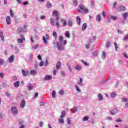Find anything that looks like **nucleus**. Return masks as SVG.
I'll use <instances>...</instances> for the list:
<instances>
[{
    "instance_id": "f257e3e1",
    "label": "nucleus",
    "mask_w": 128,
    "mask_h": 128,
    "mask_svg": "<svg viewBox=\"0 0 128 128\" xmlns=\"http://www.w3.org/2000/svg\"><path fill=\"white\" fill-rule=\"evenodd\" d=\"M79 8L77 10L78 12H82L83 11L84 14H88V12H90L88 9L84 5L79 6Z\"/></svg>"
},
{
    "instance_id": "f03ea898",
    "label": "nucleus",
    "mask_w": 128,
    "mask_h": 128,
    "mask_svg": "<svg viewBox=\"0 0 128 128\" xmlns=\"http://www.w3.org/2000/svg\"><path fill=\"white\" fill-rule=\"evenodd\" d=\"M50 23L51 26H56L57 28H60V22L58 21L56 22H54V18H50Z\"/></svg>"
},
{
    "instance_id": "7ed1b4c3",
    "label": "nucleus",
    "mask_w": 128,
    "mask_h": 128,
    "mask_svg": "<svg viewBox=\"0 0 128 128\" xmlns=\"http://www.w3.org/2000/svg\"><path fill=\"white\" fill-rule=\"evenodd\" d=\"M56 46L58 50H64V45L62 44V42H57Z\"/></svg>"
},
{
    "instance_id": "20e7f679",
    "label": "nucleus",
    "mask_w": 128,
    "mask_h": 128,
    "mask_svg": "<svg viewBox=\"0 0 128 128\" xmlns=\"http://www.w3.org/2000/svg\"><path fill=\"white\" fill-rule=\"evenodd\" d=\"M20 38L17 40V42L18 44H23L24 42L26 40V38L22 34H20Z\"/></svg>"
},
{
    "instance_id": "39448f33",
    "label": "nucleus",
    "mask_w": 128,
    "mask_h": 128,
    "mask_svg": "<svg viewBox=\"0 0 128 128\" xmlns=\"http://www.w3.org/2000/svg\"><path fill=\"white\" fill-rule=\"evenodd\" d=\"M11 112L14 116H16L18 114V108L16 106H12L11 108Z\"/></svg>"
},
{
    "instance_id": "423d86ee",
    "label": "nucleus",
    "mask_w": 128,
    "mask_h": 128,
    "mask_svg": "<svg viewBox=\"0 0 128 128\" xmlns=\"http://www.w3.org/2000/svg\"><path fill=\"white\" fill-rule=\"evenodd\" d=\"M50 40V35L46 34V36H43V40L44 41V42L46 44H48V42L47 40Z\"/></svg>"
},
{
    "instance_id": "0eeeda50",
    "label": "nucleus",
    "mask_w": 128,
    "mask_h": 128,
    "mask_svg": "<svg viewBox=\"0 0 128 128\" xmlns=\"http://www.w3.org/2000/svg\"><path fill=\"white\" fill-rule=\"evenodd\" d=\"M128 16V13L126 12L122 14V18L124 20L122 21V24H126V18Z\"/></svg>"
},
{
    "instance_id": "6e6552de",
    "label": "nucleus",
    "mask_w": 128,
    "mask_h": 128,
    "mask_svg": "<svg viewBox=\"0 0 128 128\" xmlns=\"http://www.w3.org/2000/svg\"><path fill=\"white\" fill-rule=\"evenodd\" d=\"M118 110L116 108H114L112 110V111L110 110V112L112 116H114V114H118Z\"/></svg>"
},
{
    "instance_id": "1a4fd4ad",
    "label": "nucleus",
    "mask_w": 128,
    "mask_h": 128,
    "mask_svg": "<svg viewBox=\"0 0 128 128\" xmlns=\"http://www.w3.org/2000/svg\"><path fill=\"white\" fill-rule=\"evenodd\" d=\"M6 22L8 25H10L12 24V19L10 18V16H7L6 17Z\"/></svg>"
},
{
    "instance_id": "9d476101",
    "label": "nucleus",
    "mask_w": 128,
    "mask_h": 128,
    "mask_svg": "<svg viewBox=\"0 0 128 128\" xmlns=\"http://www.w3.org/2000/svg\"><path fill=\"white\" fill-rule=\"evenodd\" d=\"M8 62L10 64H12V62H14V55H12L8 58Z\"/></svg>"
},
{
    "instance_id": "9b49d317",
    "label": "nucleus",
    "mask_w": 128,
    "mask_h": 128,
    "mask_svg": "<svg viewBox=\"0 0 128 128\" xmlns=\"http://www.w3.org/2000/svg\"><path fill=\"white\" fill-rule=\"evenodd\" d=\"M52 78V76L50 75H46L44 78V80H50Z\"/></svg>"
},
{
    "instance_id": "f8f14e48",
    "label": "nucleus",
    "mask_w": 128,
    "mask_h": 128,
    "mask_svg": "<svg viewBox=\"0 0 128 128\" xmlns=\"http://www.w3.org/2000/svg\"><path fill=\"white\" fill-rule=\"evenodd\" d=\"M27 86L28 90H32V88H34V84H32L28 83Z\"/></svg>"
},
{
    "instance_id": "ddd939ff",
    "label": "nucleus",
    "mask_w": 128,
    "mask_h": 128,
    "mask_svg": "<svg viewBox=\"0 0 128 128\" xmlns=\"http://www.w3.org/2000/svg\"><path fill=\"white\" fill-rule=\"evenodd\" d=\"M26 106V100H22L20 104V108H24Z\"/></svg>"
},
{
    "instance_id": "4468645a",
    "label": "nucleus",
    "mask_w": 128,
    "mask_h": 128,
    "mask_svg": "<svg viewBox=\"0 0 128 128\" xmlns=\"http://www.w3.org/2000/svg\"><path fill=\"white\" fill-rule=\"evenodd\" d=\"M83 82L84 80L82 78H80L79 82H78V86H84V84L82 83Z\"/></svg>"
},
{
    "instance_id": "2eb2a0df",
    "label": "nucleus",
    "mask_w": 128,
    "mask_h": 128,
    "mask_svg": "<svg viewBox=\"0 0 128 128\" xmlns=\"http://www.w3.org/2000/svg\"><path fill=\"white\" fill-rule=\"evenodd\" d=\"M74 68L76 70H78V72H80V70H82V68L78 65H76L74 67Z\"/></svg>"
},
{
    "instance_id": "dca6fc26",
    "label": "nucleus",
    "mask_w": 128,
    "mask_h": 128,
    "mask_svg": "<svg viewBox=\"0 0 128 128\" xmlns=\"http://www.w3.org/2000/svg\"><path fill=\"white\" fill-rule=\"evenodd\" d=\"M60 66H62V63L60 62V61H59L56 63V70H60Z\"/></svg>"
},
{
    "instance_id": "f3484780",
    "label": "nucleus",
    "mask_w": 128,
    "mask_h": 128,
    "mask_svg": "<svg viewBox=\"0 0 128 128\" xmlns=\"http://www.w3.org/2000/svg\"><path fill=\"white\" fill-rule=\"evenodd\" d=\"M66 112L64 110H62L61 113V115L60 116V118H64L66 116Z\"/></svg>"
},
{
    "instance_id": "a211bd4d",
    "label": "nucleus",
    "mask_w": 128,
    "mask_h": 128,
    "mask_svg": "<svg viewBox=\"0 0 128 128\" xmlns=\"http://www.w3.org/2000/svg\"><path fill=\"white\" fill-rule=\"evenodd\" d=\"M30 74L32 76H36L38 74V72L36 70H32L30 72Z\"/></svg>"
},
{
    "instance_id": "6ab92c4d",
    "label": "nucleus",
    "mask_w": 128,
    "mask_h": 128,
    "mask_svg": "<svg viewBox=\"0 0 128 128\" xmlns=\"http://www.w3.org/2000/svg\"><path fill=\"white\" fill-rule=\"evenodd\" d=\"M22 74L24 76H28V72L24 70H22Z\"/></svg>"
},
{
    "instance_id": "aec40b11",
    "label": "nucleus",
    "mask_w": 128,
    "mask_h": 128,
    "mask_svg": "<svg viewBox=\"0 0 128 128\" xmlns=\"http://www.w3.org/2000/svg\"><path fill=\"white\" fill-rule=\"evenodd\" d=\"M108 18L110 20H118V16H110Z\"/></svg>"
},
{
    "instance_id": "412c9836",
    "label": "nucleus",
    "mask_w": 128,
    "mask_h": 128,
    "mask_svg": "<svg viewBox=\"0 0 128 128\" xmlns=\"http://www.w3.org/2000/svg\"><path fill=\"white\" fill-rule=\"evenodd\" d=\"M98 100L100 102H102V100H104V96H102V94H100L98 95Z\"/></svg>"
},
{
    "instance_id": "4be33fe9",
    "label": "nucleus",
    "mask_w": 128,
    "mask_h": 128,
    "mask_svg": "<svg viewBox=\"0 0 128 128\" xmlns=\"http://www.w3.org/2000/svg\"><path fill=\"white\" fill-rule=\"evenodd\" d=\"M10 14L11 18H16V15L14 14V11H12V9L10 10Z\"/></svg>"
},
{
    "instance_id": "5701e85b",
    "label": "nucleus",
    "mask_w": 128,
    "mask_h": 128,
    "mask_svg": "<svg viewBox=\"0 0 128 128\" xmlns=\"http://www.w3.org/2000/svg\"><path fill=\"white\" fill-rule=\"evenodd\" d=\"M118 10L120 12H124L126 10V7L124 6H120Z\"/></svg>"
},
{
    "instance_id": "b1692460",
    "label": "nucleus",
    "mask_w": 128,
    "mask_h": 128,
    "mask_svg": "<svg viewBox=\"0 0 128 128\" xmlns=\"http://www.w3.org/2000/svg\"><path fill=\"white\" fill-rule=\"evenodd\" d=\"M52 4L50 1H48L46 4V8H52Z\"/></svg>"
},
{
    "instance_id": "393cba45",
    "label": "nucleus",
    "mask_w": 128,
    "mask_h": 128,
    "mask_svg": "<svg viewBox=\"0 0 128 128\" xmlns=\"http://www.w3.org/2000/svg\"><path fill=\"white\" fill-rule=\"evenodd\" d=\"M76 20L78 24V26H80V23L82 22V21L80 20V16H77L76 18Z\"/></svg>"
},
{
    "instance_id": "a878e982",
    "label": "nucleus",
    "mask_w": 128,
    "mask_h": 128,
    "mask_svg": "<svg viewBox=\"0 0 128 128\" xmlns=\"http://www.w3.org/2000/svg\"><path fill=\"white\" fill-rule=\"evenodd\" d=\"M61 22L62 23V24H63V26H66L68 24H66V19H64V18H62L61 19Z\"/></svg>"
},
{
    "instance_id": "bb28decb",
    "label": "nucleus",
    "mask_w": 128,
    "mask_h": 128,
    "mask_svg": "<svg viewBox=\"0 0 128 128\" xmlns=\"http://www.w3.org/2000/svg\"><path fill=\"white\" fill-rule=\"evenodd\" d=\"M58 122L60 124H64V118H58Z\"/></svg>"
},
{
    "instance_id": "cd10ccee",
    "label": "nucleus",
    "mask_w": 128,
    "mask_h": 128,
    "mask_svg": "<svg viewBox=\"0 0 128 128\" xmlns=\"http://www.w3.org/2000/svg\"><path fill=\"white\" fill-rule=\"evenodd\" d=\"M65 36L68 38H70V31H66L65 32Z\"/></svg>"
},
{
    "instance_id": "c85d7f7f",
    "label": "nucleus",
    "mask_w": 128,
    "mask_h": 128,
    "mask_svg": "<svg viewBox=\"0 0 128 128\" xmlns=\"http://www.w3.org/2000/svg\"><path fill=\"white\" fill-rule=\"evenodd\" d=\"M74 88L76 90L77 92H82V91L80 90V88L78 87V84L74 85Z\"/></svg>"
},
{
    "instance_id": "c756f323",
    "label": "nucleus",
    "mask_w": 128,
    "mask_h": 128,
    "mask_svg": "<svg viewBox=\"0 0 128 128\" xmlns=\"http://www.w3.org/2000/svg\"><path fill=\"white\" fill-rule=\"evenodd\" d=\"M71 112H72V114H76V112H78V108L76 107H74L72 109H71Z\"/></svg>"
},
{
    "instance_id": "7c9ffc66",
    "label": "nucleus",
    "mask_w": 128,
    "mask_h": 128,
    "mask_svg": "<svg viewBox=\"0 0 128 128\" xmlns=\"http://www.w3.org/2000/svg\"><path fill=\"white\" fill-rule=\"evenodd\" d=\"M87 26H88L86 25V24L84 23L82 26V30H86V28Z\"/></svg>"
},
{
    "instance_id": "2f4dec72",
    "label": "nucleus",
    "mask_w": 128,
    "mask_h": 128,
    "mask_svg": "<svg viewBox=\"0 0 128 128\" xmlns=\"http://www.w3.org/2000/svg\"><path fill=\"white\" fill-rule=\"evenodd\" d=\"M22 32V27H19L16 31V32L18 34H20V32Z\"/></svg>"
},
{
    "instance_id": "473e14b6",
    "label": "nucleus",
    "mask_w": 128,
    "mask_h": 128,
    "mask_svg": "<svg viewBox=\"0 0 128 128\" xmlns=\"http://www.w3.org/2000/svg\"><path fill=\"white\" fill-rule=\"evenodd\" d=\"M0 38L2 42H4V34H2V32H0Z\"/></svg>"
},
{
    "instance_id": "72a5a7b5",
    "label": "nucleus",
    "mask_w": 128,
    "mask_h": 128,
    "mask_svg": "<svg viewBox=\"0 0 128 128\" xmlns=\"http://www.w3.org/2000/svg\"><path fill=\"white\" fill-rule=\"evenodd\" d=\"M106 52L104 51L102 52V58L103 60H104V58H106Z\"/></svg>"
},
{
    "instance_id": "f704fd0d",
    "label": "nucleus",
    "mask_w": 128,
    "mask_h": 128,
    "mask_svg": "<svg viewBox=\"0 0 128 128\" xmlns=\"http://www.w3.org/2000/svg\"><path fill=\"white\" fill-rule=\"evenodd\" d=\"M58 94H60V96H64V90H61L58 91Z\"/></svg>"
},
{
    "instance_id": "c9c22d12",
    "label": "nucleus",
    "mask_w": 128,
    "mask_h": 128,
    "mask_svg": "<svg viewBox=\"0 0 128 128\" xmlns=\"http://www.w3.org/2000/svg\"><path fill=\"white\" fill-rule=\"evenodd\" d=\"M66 123L68 126H72V120L70 118H68L66 120Z\"/></svg>"
},
{
    "instance_id": "e433bc0d",
    "label": "nucleus",
    "mask_w": 128,
    "mask_h": 128,
    "mask_svg": "<svg viewBox=\"0 0 128 128\" xmlns=\"http://www.w3.org/2000/svg\"><path fill=\"white\" fill-rule=\"evenodd\" d=\"M100 14H98L96 16L97 22H100Z\"/></svg>"
},
{
    "instance_id": "4c0bfd02",
    "label": "nucleus",
    "mask_w": 128,
    "mask_h": 128,
    "mask_svg": "<svg viewBox=\"0 0 128 128\" xmlns=\"http://www.w3.org/2000/svg\"><path fill=\"white\" fill-rule=\"evenodd\" d=\"M14 86L15 88H18L20 86V82L17 81L14 83Z\"/></svg>"
},
{
    "instance_id": "58836bf2",
    "label": "nucleus",
    "mask_w": 128,
    "mask_h": 128,
    "mask_svg": "<svg viewBox=\"0 0 128 128\" xmlns=\"http://www.w3.org/2000/svg\"><path fill=\"white\" fill-rule=\"evenodd\" d=\"M4 64V59L0 58V66H2Z\"/></svg>"
},
{
    "instance_id": "ea45409f",
    "label": "nucleus",
    "mask_w": 128,
    "mask_h": 128,
    "mask_svg": "<svg viewBox=\"0 0 128 128\" xmlns=\"http://www.w3.org/2000/svg\"><path fill=\"white\" fill-rule=\"evenodd\" d=\"M58 14V10H54V11H53L52 14V16H56Z\"/></svg>"
},
{
    "instance_id": "a19ab883",
    "label": "nucleus",
    "mask_w": 128,
    "mask_h": 128,
    "mask_svg": "<svg viewBox=\"0 0 128 128\" xmlns=\"http://www.w3.org/2000/svg\"><path fill=\"white\" fill-rule=\"evenodd\" d=\"M116 96V94L112 92L110 94V98H114Z\"/></svg>"
},
{
    "instance_id": "79ce46f5",
    "label": "nucleus",
    "mask_w": 128,
    "mask_h": 128,
    "mask_svg": "<svg viewBox=\"0 0 128 128\" xmlns=\"http://www.w3.org/2000/svg\"><path fill=\"white\" fill-rule=\"evenodd\" d=\"M81 62H82V64H83L86 66H88V64L82 60H81Z\"/></svg>"
},
{
    "instance_id": "37998d69",
    "label": "nucleus",
    "mask_w": 128,
    "mask_h": 128,
    "mask_svg": "<svg viewBox=\"0 0 128 128\" xmlns=\"http://www.w3.org/2000/svg\"><path fill=\"white\" fill-rule=\"evenodd\" d=\"M56 91L53 90L52 92V98H56Z\"/></svg>"
},
{
    "instance_id": "c03bdc74",
    "label": "nucleus",
    "mask_w": 128,
    "mask_h": 128,
    "mask_svg": "<svg viewBox=\"0 0 128 128\" xmlns=\"http://www.w3.org/2000/svg\"><path fill=\"white\" fill-rule=\"evenodd\" d=\"M58 40L60 42H62V40H64V38H62V36H59Z\"/></svg>"
},
{
    "instance_id": "a18cd8bd",
    "label": "nucleus",
    "mask_w": 128,
    "mask_h": 128,
    "mask_svg": "<svg viewBox=\"0 0 128 128\" xmlns=\"http://www.w3.org/2000/svg\"><path fill=\"white\" fill-rule=\"evenodd\" d=\"M40 48V46L38 44L34 45V46H32V50H36L37 48Z\"/></svg>"
},
{
    "instance_id": "49530a36",
    "label": "nucleus",
    "mask_w": 128,
    "mask_h": 128,
    "mask_svg": "<svg viewBox=\"0 0 128 128\" xmlns=\"http://www.w3.org/2000/svg\"><path fill=\"white\" fill-rule=\"evenodd\" d=\"M114 46L115 48L116 51L118 52V46L116 42L114 43Z\"/></svg>"
},
{
    "instance_id": "de8ad7c7",
    "label": "nucleus",
    "mask_w": 128,
    "mask_h": 128,
    "mask_svg": "<svg viewBox=\"0 0 128 128\" xmlns=\"http://www.w3.org/2000/svg\"><path fill=\"white\" fill-rule=\"evenodd\" d=\"M68 26H72V21L69 20L68 22Z\"/></svg>"
},
{
    "instance_id": "09e8293b",
    "label": "nucleus",
    "mask_w": 128,
    "mask_h": 128,
    "mask_svg": "<svg viewBox=\"0 0 128 128\" xmlns=\"http://www.w3.org/2000/svg\"><path fill=\"white\" fill-rule=\"evenodd\" d=\"M88 116H86L82 118L83 122H86V120H88Z\"/></svg>"
},
{
    "instance_id": "8fccbe9b",
    "label": "nucleus",
    "mask_w": 128,
    "mask_h": 128,
    "mask_svg": "<svg viewBox=\"0 0 128 128\" xmlns=\"http://www.w3.org/2000/svg\"><path fill=\"white\" fill-rule=\"evenodd\" d=\"M16 54H18L20 52V49L18 47H15Z\"/></svg>"
},
{
    "instance_id": "3c124183",
    "label": "nucleus",
    "mask_w": 128,
    "mask_h": 128,
    "mask_svg": "<svg viewBox=\"0 0 128 128\" xmlns=\"http://www.w3.org/2000/svg\"><path fill=\"white\" fill-rule=\"evenodd\" d=\"M117 32L119 34H124V31L120 30H118Z\"/></svg>"
},
{
    "instance_id": "603ef678",
    "label": "nucleus",
    "mask_w": 128,
    "mask_h": 128,
    "mask_svg": "<svg viewBox=\"0 0 128 128\" xmlns=\"http://www.w3.org/2000/svg\"><path fill=\"white\" fill-rule=\"evenodd\" d=\"M53 36H54V38H57V34H56V31H53Z\"/></svg>"
},
{
    "instance_id": "864d4df0",
    "label": "nucleus",
    "mask_w": 128,
    "mask_h": 128,
    "mask_svg": "<svg viewBox=\"0 0 128 128\" xmlns=\"http://www.w3.org/2000/svg\"><path fill=\"white\" fill-rule=\"evenodd\" d=\"M116 122H122V120L120 118H119L116 120Z\"/></svg>"
},
{
    "instance_id": "5fc2aeb1",
    "label": "nucleus",
    "mask_w": 128,
    "mask_h": 128,
    "mask_svg": "<svg viewBox=\"0 0 128 128\" xmlns=\"http://www.w3.org/2000/svg\"><path fill=\"white\" fill-rule=\"evenodd\" d=\"M127 100H128V98H122V102H126Z\"/></svg>"
},
{
    "instance_id": "6e6d98bb",
    "label": "nucleus",
    "mask_w": 128,
    "mask_h": 128,
    "mask_svg": "<svg viewBox=\"0 0 128 128\" xmlns=\"http://www.w3.org/2000/svg\"><path fill=\"white\" fill-rule=\"evenodd\" d=\"M24 124V121L22 120H19V124H20V126H22Z\"/></svg>"
},
{
    "instance_id": "4d7b16f0",
    "label": "nucleus",
    "mask_w": 128,
    "mask_h": 128,
    "mask_svg": "<svg viewBox=\"0 0 128 128\" xmlns=\"http://www.w3.org/2000/svg\"><path fill=\"white\" fill-rule=\"evenodd\" d=\"M110 41L107 42L106 44V48H110Z\"/></svg>"
},
{
    "instance_id": "13d9d810",
    "label": "nucleus",
    "mask_w": 128,
    "mask_h": 128,
    "mask_svg": "<svg viewBox=\"0 0 128 128\" xmlns=\"http://www.w3.org/2000/svg\"><path fill=\"white\" fill-rule=\"evenodd\" d=\"M102 16L103 18H106V12L104 11L102 12Z\"/></svg>"
},
{
    "instance_id": "bf43d9fd",
    "label": "nucleus",
    "mask_w": 128,
    "mask_h": 128,
    "mask_svg": "<svg viewBox=\"0 0 128 128\" xmlns=\"http://www.w3.org/2000/svg\"><path fill=\"white\" fill-rule=\"evenodd\" d=\"M5 94H6V96L8 98H10V92H6V93H5Z\"/></svg>"
},
{
    "instance_id": "052dcab7",
    "label": "nucleus",
    "mask_w": 128,
    "mask_h": 128,
    "mask_svg": "<svg viewBox=\"0 0 128 128\" xmlns=\"http://www.w3.org/2000/svg\"><path fill=\"white\" fill-rule=\"evenodd\" d=\"M106 120H112V118L110 116H107L106 118Z\"/></svg>"
},
{
    "instance_id": "680f3d73",
    "label": "nucleus",
    "mask_w": 128,
    "mask_h": 128,
    "mask_svg": "<svg viewBox=\"0 0 128 128\" xmlns=\"http://www.w3.org/2000/svg\"><path fill=\"white\" fill-rule=\"evenodd\" d=\"M44 64V62L41 61L39 64L40 66H43Z\"/></svg>"
},
{
    "instance_id": "e2e57ef3",
    "label": "nucleus",
    "mask_w": 128,
    "mask_h": 128,
    "mask_svg": "<svg viewBox=\"0 0 128 128\" xmlns=\"http://www.w3.org/2000/svg\"><path fill=\"white\" fill-rule=\"evenodd\" d=\"M123 40H128V35L125 36Z\"/></svg>"
},
{
    "instance_id": "0e129e2a",
    "label": "nucleus",
    "mask_w": 128,
    "mask_h": 128,
    "mask_svg": "<svg viewBox=\"0 0 128 128\" xmlns=\"http://www.w3.org/2000/svg\"><path fill=\"white\" fill-rule=\"evenodd\" d=\"M94 56H98V51H95L94 52Z\"/></svg>"
},
{
    "instance_id": "69168bd1",
    "label": "nucleus",
    "mask_w": 128,
    "mask_h": 128,
    "mask_svg": "<svg viewBox=\"0 0 128 128\" xmlns=\"http://www.w3.org/2000/svg\"><path fill=\"white\" fill-rule=\"evenodd\" d=\"M46 104V103L44 102H41L40 104V106H44Z\"/></svg>"
},
{
    "instance_id": "338daca9",
    "label": "nucleus",
    "mask_w": 128,
    "mask_h": 128,
    "mask_svg": "<svg viewBox=\"0 0 128 128\" xmlns=\"http://www.w3.org/2000/svg\"><path fill=\"white\" fill-rule=\"evenodd\" d=\"M24 44H18L19 48H24Z\"/></svg>"
},
{
    "instance_id": "774afa93",
    "label": "nucleus",
    "mask_w": 128,
    "mask_h": 128,
    "mask_svg": "<svg viewBox=\"0 0 128 128\" xmlns=\"http://www.w3.org/2000/svg\"><path fill=\"white\" fill-rule=\"evenodd\" d=\"M26 128V125L23 124L20 126L19 128Z\"/></svg>"
}]
</instances>
